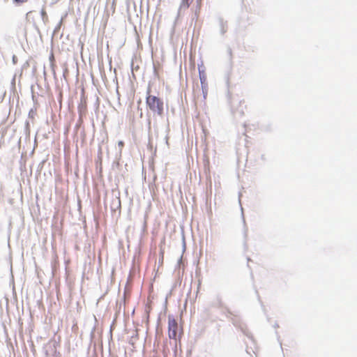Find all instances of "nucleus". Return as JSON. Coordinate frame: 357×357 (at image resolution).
Segmentation results:
<instances>
[{
    "label": "nucleus",
    "instance_id": "obj_1",
    "mask_svg": "<svg viewBox=\"0 0 357 357\" xmlns=\"http://www.w3.org/2000/svg\"><path fill=\"white\" fill-rule=\"evenodd\" d=\"M146 103L149 109L153 113L158 116H162L164 112V102L162 99L158 97L149 94V91L147 93L146 98Z\"/></svg>",
    "mask_w": 357,
    "mask_h": 357
},
{
    "label": "nucleus",
    "instance_id": "obj_2",
    "mask_svg": "<svg viewBox=\"0 0 357 357\" xmlns=\"http://www.w3.org/2000/svg\"><path fill=\"white\" fill-rule=\"evenodd\" d=\"M232 324L237 328H238L245 336H247L252 342H255L254 337L251 332L248 329L247 326L243 322L240 317L237 314V317H232L230 319Z\"/></svg>",
    "mask_w": 357,
    "mask_h": 357
},
{
    "label": "nucleus",
    "instance_id": "obj_3",
    "mask_svg": "<svg viewBox=\"0 0 357 357\" xmlns=\"http://www.w3.org/2000/svg\"><path fill=\"white\" fill-rule=\"evenodd\" d=\"M178 323L174 316L169 314L168 315V336L169 339L176 340Z\"/></svg>",
    "mask_w": 357,
    "mask_h": 357
},
{
    "label": "nucleus",
    "instance_id": "obj_4",
    "mask_svg": "<svg viewBox=\"0 0 357 357\" xmlns=\"http://www.w3.org/2000/svg\"><path fill=\"white\" fill-rule=\"evenodd\" d=\"M58 346H59V343L56 340L50 341L49 347L52 354V357H61V354L56 350Z\"/></svg>",
    "mask_w": 357,
    "mask_h": 357
},
{
    "label": "nucleus",
    "instance_id": "obj_5",
    "mask_svg": "<svg viewBox=\"0 0 357 357\" xmlns=\"http://www.w3.org/2000/svg\"><path fill=\"white\" fill-rule=\"evenodd\" d=\"M225 312L224 313L226 314L227 318L231 319L232 317H237L236 312L231 311L228 307H224Z\"/></svg>",
    "mask_w": 357,
    "mask_h": 357
},
{
    "label": "nucleus",
    "instance_id": "obj_6",
    "mask_svg": "<svg viewBox=\"0 0 357 357\" xmlns=\"http://www.w3.org/2000/svg\"><path fill=\"white\" fill-rule=\"evenodd\" d=\"M192 0H181V2L180 3V10L182 9H187L189 8L190 3H192Z\"/></svg>",
    "mask_w": 357,
    "mask_h": 357
},
{
    "label": "nucleus",
    "instance_id": "obj_7",
    "mask_svg": "<svg viewBox=\"0 0 357 357\" xmlns=\"http://www.w3.org/2000/svg\"><path fill=\"white\" fill-rule=\"evenodd\" d=\"M255 294H256V295H257V300H258V301H259V304H260V305H261V307L262 311L264 312V313L265 314H266V307H265V305H264V304L263 301H261V297H260V296H259V291H258V290H257V289H255Z\"/></svg>",
    "mask_w": 357,
    "mask_h": 357
},
{
    "label": "nucleus",
    "instance_id": "obj_8",
    "mask_svg": "<svg viewBox=\"0 0 357 357\" xmlns=\"http://www.w3.org/2000/svg\"><path fill=\"white\" fill-rule=\"evenodd\" d=\"M187 247H182V255L177 260L176 268H179L181 265H183V255L185 252Z\"/></svg>",
    "mask_w": 357,
    "mask_h": 357
},
{
    "label": "nucleus",
    "instance_id": "obj_9",
    "mask_svg": "<svg viewBox=\"0 0 357 357\" xmlns=\"http://www.w3.org/2000/svg\"><path fill=\"white\" fill-rule=\"evenodd\" d=\"M175 286H174L172 289L169 291V292L166 295V297H165V302H164V305H163V307H164V311L166 312L167 310V303H168V298L172 296V291H173V289L174 288Z\"/></svg>",
    "mask_w": 357,
    "mask_h": 357
},
{
    "label": "nucleus",
    "instance_id": "obj_10",
    "mask_svg": "<svg viewBox=\"0 0 357 357\" xmlns=\"http://www.w3.org/2000/svg\"><path fill=\"white\" fill-rule=\"evenodd\" d=\"M43 353L45 355V356L49 357L50 352H51L50 347H49V343L47 344H45L43 346Z\"/></svg>",
    "mask_w": 357,
    "mask_h": 357
},
{
    "label": "nucleus",
    "instance_id": "obj_11",
    "mask_svg": "<svg viewBox=\"0 0 357 357\" xmlns=\"http://www.w3.org/2000/svg\"><path fill=\"white\" fill-rule=\"evenodd\" d=\"M163 258H164V250H162V247H160V257H159V259H158V263L160 265H162L163 264Z\"/></svg>",
    "mask_w": 357,
    "mask_h": 357
},
{
    "label": "nucleus",
    "instance_id": "obj_12",
    "mask_svg": "<svg viewBox=\"0 0 357 357\" xmlns=\"http://www.w3.org/2000/svg\"><path fill=\"white\" fill-rule=\"evenodd\" d=\"M29 0H13V3L17 5V6H20V5H22L24 3H26L29 1Z\"/></svg>",
    "mask_w": 357,
    "mask_h": 357
},
{
    "label": "nucleus",
    "instance_id": "obj_13",
    "mask_svg": "<svg viewBox=\"0 0 357 357\" xmlns=\"http://www.w3.org/2000/svg\"><path fill=\"white\" fill-rule=\"evenodd\" d=\"M199 78L202 84L203 85L206 81V75H204V72H202L199 70Z\"/></svg>",
    "mask_w": 357,
    "mask_h": 357
},
{
    "label": "nucleus",
    "instance_id": "obj_14",
    "mask_svg": "<svg viewBox=\"0 0 357 357\" xmlns=\"http://www.w3.org/2000/svg\"><path fill=\"white\" fill-rule=\"evenodd\" d=\"M9 248V261H10V271L13 270V265H12V256H11V247H8Z\"/></svg>",
    "mask_w": 357,
    "mask_h": 357
},
{
    "label": "nucleus",
    "instance_id": "obj_15",
    "mask_svg": "<svg viewBox=\"0 0 357 357\" xmlns=\"http://www.w3.org/2000/svg\"><path fill=\"white\" fill-rule=\"evenodd\" d=\"M95 331H96V326H93L90 333L91 340H92L95 337Z\"/></svg>",
    "mask_w": 357,
    "mask_h": 357
},
{
    "label": "nucleus",
    "instance_id": "obj_16",
    "mask_svg": "<svg viewBox=\"0 0 357 357\" xmlns=\"http://www.w3.org/2000/svg\"><path fill=\"white\" fill-rule=\"evenodd\" d=\"M31 351L33 353V354L35 356L36 354V350L35 346L33 342H31Z\"/></svg>",
    "mask_w": 357,
    "mask_h": 357
},
{
    "label": "nucleus",
    "instance_id": "obj_17",
    "mask_svg": "<svg viewBox=\"0 0 357 357\" xmlns=\"http://www.w3.org/2000/svg\"><path fill=\"white\" fill-rule=\"evenodd\" d=\"M118 146L119 147L120 151H121V150L123 149V148L124 146V142L123 141H119L118 142Z\"/></svg>",
    "mask_w": 357,
    "mask_h": 357
},
{
    "label": "nucleus",
    "instance_id": "obj_18",
    "mask_svg": "<svg viewBox=\"0 0 357 357\" xmlns=\"http://www.w3.org/2000/svg\"><path fill=\"white\" fill-rule=\"evenodd\" d=\"M275 335H276V337H277V340L279 342L280 347H282V342H281V341L280 340V337L279 333H278V331H275Z\"/></svg>",
    "mask_w": 357,
    "mask_h": 357
},
{
    "label": "nucleus",
    "instance_id": "obj_19",
    "mask_svg": "<svg viewBox=\"0 0 357 357\" xmlns=\"http://www.w3.org/2000/svg\"><path fill=\"white\" fill-rule=\"evenodd\" d=\"M203 248H204V247H199V257H201L203 255V252H204Z\"/></svg>",
    "mask_w": 357,
    "mask_h": 357
},
{
    "label": "nucleus",
    "instance_id": "obj_20",
    "mask_svg": "<svg viewBox=\"0 0 357 357\" xmlns=\"http://www.w3.org/2000/svg\"><path fill=\"white\" fill-rule=\"evenodd\" d=\"M150 310H151L150 309H147V308L146 309V316H147V317H146L147 320H149V313H150Z\"/></svg>",
    "mask_w": 357,
    "mask_h": 357
},
{
    "label": "nucleus",
    "instance_id": "obj_21",
    "mask_svg": "<svg viewBox=\"0 0 357 357\" xmlns=\"http://www.w3.org/2000/svg\"><path fill=\"white\" fill-rule=\"evenodd\" d=\"M140 252H141V250H140V247H138V248L136 249V250H135V255H137V254H139V253H140Z\"/></svg>",
    "mask_w": 357,
    "mask_h": 357
},
{
    "label": "nucleus",
    "instance_id": "obj_22",
    "mask_svg": "<svg viewBox=\"0 0 357 357\" xmlns=\"http://www.w3.org/2000/svg\"><path fill=\"white\" fill-rule=\"evenodd\" d=\"M273 327H274L275 328H279V324H278L277 322H275V323L274 324V325H273Z\"/></svg>",
    "mask_w": 357,
    "mask_h": 357
},
{
    "label": "nucleus",
    "instance_id": "obj_23",
    "mask_svg": "<svg viewBox=\"0 0 357 357\" xmlns=\"http://www.w3.org/2000/svg\"><path fill=\"white\" fill-rule=\"evenodd\" d=\"M88 248H89V250H88L87 252H88V255H89V254L91 253V247H89Z\"/></svg>",
    "mask_w": 357,
    "mask_h": 357
},
{
    "label": "nucleus",
    "instance_id": "obj_24",
    "mask_svg": "<svg viewBox=\"0 0 357 357\" xmlns=\"http://www.w3.org/2000/svg\"><path fill=\"white\" fill-rule=\"evenodd\" d=\"M52 248L53 252H55L56 247L52 246Z\"/></svg>",
    "mask_w": 357,
    "mask_h": 357
},
{
    "label": "nucleus",
    "instance_id": "obj_25",
    "mask_svg": "<svg viewBox=\"0 0 357 357\" xmlns=\"http://www.w3.org/2000/svg\"><path fill=\"white\" fill-rule=\"evenodd\" d=\"M197 247H195V249L193 250V252H196V250H197Z\"/></svg>",
    "mask_w": 357,
    "mask_h": 357
},
{
    "label": "nucleus",
    "instance_id": "obj_26",
    "mask_svg": "<svg viewBox=\"0 0 357 357\" xmlns=\"http://www.w3.org/2000/svg\"><path fill=\"white\" fill-rule=\"evenodd\" d=\"M155 252V250H154V251H153V247H151V252Z\"/></svg>",
    "mask_w": 357,
    "mask_h": 357
},
{
    "label": "nucleus",
    "instance_id": "obj_27",
    "mask_svg": "<svg viewBox=\"0 0 357 357\" xmlns=\"http://www.w3.org/2000/svg\"><path fill=\"white\" fill-rule=\"evenodd\" d=\"M247 260H248V261H250V257H247Z\"/></svg>",
    "mask_w": 357,
    "mask_h": 357
}]
</instances>
